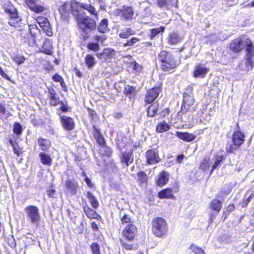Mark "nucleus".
Listing matches in <instances>:
<instances>
[{"label":"nucleus","mask_w":254,"mask_h":254,"mask_svg":"<svg viewBox=\"0 0 254 254\" xmlns=\"http://www.w3.org/2000/svg\"><path fill=\"white\" fill-rule=\"evenodd\" d=\"M245 48V54L243 61L238 65L240 71L249 72L253 70L254 67V43L249 37L243 40L241 37H238L231 40L228 43L227 49L231 54H241Z\"/></svg>","instance_id":"1"},{"label":"nucleus","mask_w":254,"mask_h":254,"mask_svg":"<svg viewBox=\"0 0 254 254\" xmlns=\"http://www.w3.org/2000/svg\"><path fill=\"white\" fill-rule=\"evenodd\" d=\"M137 234V228L133 224H127L123 229L122 232L123 239H120V244L123 249L131 251L137 249V245L131 243L135 239Z\"/></svg>","instance_id":"2"},{"label":"nucleus","mask_w":254,"mask_h":254,"mask_svg":"<svg viewBox=\"0 0 254 254\" xmlns=\"http://www.w3.org/2000/svg\"><path fill=\"white\" fill-rule=\"evenodd\" d=\"M157 58L160 63V68L164 72L171 73L174 71L180 64L174 56L166 50H161L158 53Z\"/></svg>","instance_id":"3"},{"label":"nucleus","mask_w":254,"mask_h":254,"mask_svg":"<svg viewBox=\"0 0 254 254\" xmlns=\"http://www.w3.org/2000/svg\"><path fill=\"white\" fill-rule=\"evenodd\" d=\"M78 1L71 0L65 1L58 8L60 18L61 20L68 23L71 15H77L79 13Z\"/></svg>","instance_id":"4"},{"label":"nucleus","mask_w":254,"mask_h":254,"mask_svg":"<svg viewBox=\"0 0 254 254\" xmlns=\"http://www.w3.org/2000/svg\"><path fill=\"white\" fill-rule=\"evenodd\" d=\"M151 232L157 238L166 237L169 233V226L165 219L161 217H154L151 221Z\"/></svg>","instance_id":"5"},{"label":"nucleus","mask_w":254,"mask_h":254,"mask_svg":"<svg viewBox=\"0 0 254 254\" xmlns=\"http://www.w3.org/2000/svg\"><path fill=\"white\" fill-rule=\"evenodd\" d=\"M246 139L245 134L241 131H235L231 137L232 143L227 142L226 144L225 150L227 153H235L236 150L239 149L244 144Z\"/></svg>","instance_id":"6"},{"label":"nucleus","mask_w":254,"mask_h":254,"mask_svg":"<svg viewBox=\"0 0 254 254\" xmlns=\"http://www.w3.org/2000/svg\"><path fill=\"white\" fill-rule=\"evenodd\" d=\"M75 20L78 29L83 32L86 30L93 31L96 27L95 20L88 15L78 13L75 16Z\"/></svg>","instance_id":"7"},{"label":"nucleus","mask_w":254,"mask_h":254,"mask_svg":"<svg viewBox=\"0 0 254 254\" xmlns=\"http://www.w3.org/2000/svg\"><path fill=\"white\" fill-rule=\"evenodd\" d=\"M48 98L50 100V104L52 106H57L60 105V110L61 111H67L68 106L66 101H60V99L56 91L52 87L48 88Z\"/></svg>","instance_id":"8"},{"label":"nucleus","mask_w":254,"mask_h":254,"mask_svg":"<svg viewBox=\"0 0 254 254\" xmlns=\"http://www.w3.org/2000/svg\"><path fill=\"white\" fill-rule=\"evenodd\" d=\"M186 90L189 91V94L187 92H184L183 93V100L180 111L194 110V99L191 96L192 94V92L193 90V87L191 85H189L187 87Z\"/></svg>","instance_id":"9"},{"label":"nucleus","mask_w":254,"mask_h":254,"mask_svg":"<svg viewBox=\"0 0 254 254\" xmlns=\"http://www.w3.org/2000/svg\"><path fill=\"white\" fill-rule=\"evenodd\" d=\"M162 84L160 83L158 86L148 89L144 97L145 104L147 105L150 103L155 101L158 98L159 94L162 92Z\"/></svg>","instance_id":"10"},{"label":"nucleus","mask_w":254,"mask_h":254,"mask_svg":"<svg viewBox=\"0 0 254 254\" xmlns=\"http://www.w3.org/2000/svg\"><path fill=\"white\" fill-rule=\"evenodd\" d=\"M116 16H121L122 19L129 21L134 16V10L131 6L123 5L122 8H117L114 10Z\"/></svg>","instance_id":"11"},{"label":"nucleus","mask_w":254,"mask_h":254,"mask_svg":"<svg viewBox=\"0 0 254 254\" xmlns=\"http://www.w3.org/2000/svg\"><path fill=\"white\" fill-rule=\"evenodd\" d=\"M27 217L32 224H38L40 221V215L38 207L36 206L29 205L24 209Z\"/></svg>","instance_id":"12"},{"label":"nucleus","mask_w":254,"mask_h":254,"mask_svg":"<svg viewBox=\"0 0 254 254\" xmlns=\"http://www.w3.org/2000/svg\"><path fill=\"white\" fill-rule=\"evenodd\" d=\"M145 157L146 165L158 163L161 160L158 148L147 150L145 153Z\"/></svg>","instance_id":"13"},{"label":"nucleus","mask_w":254,"mask_h":254,"mask_svg":"<svg viewBox=\"0 0 254 254\" xmlns=\"http://www.w3.org/2000/svg\"><path fill=\"white\" fill-rule=\"evenodd\" d=\"M179 190V186L178 185L174 186L172 188H166L161 190L158 192L157 197L161 199H175L176 196L174 192L178 193Z\"/></svg>","instance_id":"14"},{"label":"nucleus","mask_w":254,"mask_h":254,"mask_svg":"<svg viewBox=\"0 0 254 254\" xmlns=\"http://www.w3.org/2000/svg\"><path fill=\"white\" fill-rule=\"evenodd\" d=\"M170 174L165 170L160 172L155 180V184L157 186L162 187L167 184L169 180Z\"/></svg>","instance_id":"15"},{"label":"nucleus","mask_w":254,"mask_h":254,"mask_svg":"<svg viewBox=\"0 0 254 254\" xmlns=\"http://www.w3.org/2000/svg\"><path fill=\"white\" fill-rule=\"evenodd\" d=\"M60 120L63 127L66 131H71L75 128V123L73 119L65 116H61Z\"/></svg>","instance_id":"16"},{"label":"nucleus","mask_w":254,"mask_h":254,"mask_svg":"<svg viewBox=\"0 0 254 254\" xmlns=\"http://www.w3.org/2000/svg\"><path fill=\"white\" fill-rule=\"evenodd\" d=\"M209 68L203 66L200 63L196 64L192 72L193 77L194 78H204L209 71Z\"/></svg>","instance_id":"17"},{"label":"nucleus","mask_w":254,"mask_h":254,"mask_svg":"<svg viewBox=\"0 0 254 254\" xmlns=\"http://www.w3.org/2000/svg\"><path fill=\"white\" fill-rule=\"evenodd\" d=\"M24 2L31 10L35 13L42 12L45 9L37 0H25Z\"/></svg>","instance_id":"18"},{"label":"nucleus","mask_w":254,"mask_h":254,"mask_svg":"<svg viewBox=\"0 0 254 254\" xmlns=\"http://www.w3.org/2000/svg\"><path fill=\"white\" fill-rule=\"evenodd\" d=\"M83 211L86 216L90 219H97L101 220L102 217L96 211L94 210V209L91 208L89 207L85 202V204L83 207Z\"/></svg>","instance_id":"19"},{"label":"nucleus","mask_w":254,"mask_h":254,"mask_svg":"<svg viewBox=\"0 0 254 254\" xmlns=\"http://www.w3.org/2000/svg\"><path fill=\"white\" fill-rule=\"evenodd\" d=\"M215 160L212 166L210 174H211L219 164L223 162L226 158V154L222 150L218 151L215 155Z\"/></svg>","instance_id":"20"},{"label":"nucleus","mask_w":254,"mask_h":254,"mask_svg":"<svg viewBox=\"0 0 254 254\" xmlns=\"http://www.w3.org/2000/svg\"><path fill=\"white\" fill-rule=\"evenodd\" d=\"M115 54V51L112 48H105L101 52L96 53V56L99 59H109L113 57Z\"/></svg>","instance_id":"21"},{"label":"nucleus","mask_w":254,"mask_h":254,"mask_svg":"<svg viewBox=\"0 0 254 254\" xmlns=\"http://www.w3.org/2000/svg\"><path fill=\"white\" fill-rule=\"evenodd\" d=\"M134 160L133 156V150L129 152H123L121 156V162L125 163L126 166H128Z\"/></svg>","instance_id":"22"},{"label":"nucleus","mask_w":254,"mask_h":254,"mask_svg":"<svg viewBox=\"0 0 254 254\" xmlns=\"http://www.w3.org/2000/svg\"><path fill=\"white\" fill-rule=\"evenodd\" d=\"M2 8L8 18L18 12L17 9L10 2L3 4Z\"/></svg>","instance_id":"23"},{"label":"nucleus","mask_w":254,"mask_h":254,"mask_svg":"<svg viewBox=\"0 0 254 254\" xmlns=\"http://www.w3.org/2000/svg\"><path fill=\"white\" fill-rule=\"evenodd\" d=\"M53 48L51 41L46 39L43 43L40 52L48 55H53Z\"/></svg>","instance_id":"24"},{"label":"nucleus","mask_w":254,"mask_h":254,"mask_svg":"<svg viewBox=\"0 0 254 254\" xmlns=\"http://www.w3.org/2000/svg\"><path fill=\"white\" fill-rule=\"evenodd\" d=\"M21 21L22 18L18 12L8 18V24L14 28L20 27Z\"/></svg>","instance_id":"25"},{"label":"nucleus","mask_w":254,"mask_h":254,"mask_svg":"<svg viewBox=\"0 0 254 254\" xmlns=\"http://www.w3.org/2000/svg\"><path fill=\"white\" fill-rule=\"evenodd\" d=\"M93 136L94 138L95 139L97 143L100 146L105 145L106 141L100 132V130L97 128L95 126H93Z\"/></svg>","instance_id":"26"},{"label":"nucleus","mask_w":254,"mask_h":254,"mask_svg":"<svg viewBox=\"0 0 254 254\" xmlns=\"http://www.w3.org/2000/svg\"><path fill=\"white\" fill-rule=\"evenodd\" d=\"M168 42L171 45H176L182 41L183 38L175 32H170L168 36Z\"/></svg>","instance_id":"27"},{"label":"nucleus","mask_w":254,"mask_h":254,"mask_svg":"<svg viewBox=\"0 0 254 254\" xmlns=\"http://www.w3.org/2000/svg\"><path fill=\"white\" fill-rule=\"evenodd\" d=\"M65 186L66 189L72 194L76 193L78 188V183L75 181L67 180L65 182Z\"/></svg>","instance_id":"28"},{"label":"nucleus","mask_w":254,"mask_h":254,"mask_svg":"<svg viewBox=\"0 0 254 254\" xmlns=\"http://www.w3.org/2000/svg\"><path fill=\"white\" fill-rule=\"evenodd\" d=\"M78 10L80 8L87 10L91 14L94 15L96 19L98 18V14L95 8L90 4L80 3L78 2Z\"/></svg>","instance_id":"29"},{"label":"nucleus","mask_w":254,"mask_h":254,"mask_svg":"<svg viewBox=\"0 0 254 254\" xmlns=\"http://www.w3.org/2000/svg\"><path fill=\"white\" fill-rule=\"evenodd\" d=\"M176 135L180 139L184 140V141L190 142L193 141L195 138V135L193 133L188 132H179L177 131Z\"/></svg>","instance_id":"30"},{"label":"nucleus","mask_w":254,"mask_h":254,"mask_svg":"<svg viewBox=\"0 0 254 254\" xmlns=\"http://www.w3.org/2000/svg\"><path fill=\"white\" fill-rule=\"evenodd\" d=\"M222 208V202L218 199H213L209 203V208L217 214L221 211Z\"/></svg>","instance_id":"31"},{"label":"nucleus","mask_w":254,"mask_h":254,"mask_svg":"<svg viewBox=\"0 0 254 254\" xmlns=\"http://www.w3.org/2000/svg\"><path fill=\"white\" fill-rule=\"evenodd\" d=\"M37 141L41 150L44 151H48L51 146V141L48 139L40 137L38 138Z\"/></svg>","instance_id":"32"},{"label":"nucleus","mask_w":254,"mask_h":254,"mask_svg":"<svg viewBox=\"0 0 254 254\" xmlns=\"http://www.w3.org/2000/svg\"><path fill=\"white\" fill-rule=\"evenodd\" d=\"M52 80L55 82H59L64 92H67L68 90L67 86L63 78L59 74L55 73L52 77Z\"/></svg>","instance_id":"33"},{"label":"nucleus","mask_w":254,"mask_h":254,"mask_svg":"<svg viewBox=\"0 0 254 254\" xmlns=\"http://www.w3.org/2000/svg\"><path fill=\"white\" fill-rule=\"evenodd\" d=\"M39 156L42 164L47 166H50L52 165V158L49 155L45 152H41L39 153Z\"/></svg>","instance_id":"34"},{"label":"nucleus","mask_w":254,"mask_h":254,"mask_svg":"<svg viewBox=\"0 0 254 254\" xmlns=\"http://www.w3.org/2000/svg\"><path fill=\"white\" fill-rule=\"evenodd\" d=\"M86 197L93 209H96L99 207V203L98 200L91 191H88L87 192Z\"/></svg>","instance_id":"35"},{"label":"nucleus","mask_w":254,"mask_h":254,"mask_svg":"<svg viewBox=\"0 0 254 254\" xmlns=\"http://www.w3.org/2000/svg\"><path fill=\"white\" fill-rule=\"evenodd\" d=\"M171 128L170 126L166 121L158 123L156 126V131L158 133H163L169 130Z\"/></svg>","instance_id":"36"},{"label":"nucleus","mask_w":254,"mask_h":254,"mask_svg":"<svg viewBox=\"0 0 254 254\" xmlns=\"http://www.w3.org/2000/svg\"><path fill=\"white\" fill-rule=\"evenodd\" d=\"M165 30V27L163 26H161L158 28L150 29L149 30V34H148V37L150 40H153L160 33L164 32Z\"/></svg>","instance_id":"37"},{"label":"nucleus","mask_w":254,"mask_h":254,"mask_svg":"<svg viewBox=\"0 0 254 254\" xmlns=\"http://www.w3.org/2000/svg\"><path fill=\"white\" fill-rule=\"evenodd\" d=\"M137 181L141 186L146 185L148 182V177L147 174L143 171H139L137 174Z\"/></svg>","instance_id":"38"},{"label":"nucleus","mask_w":254,"mask_h":254,"mask_svg":"<svg viewBox=\"0 0 254 254\" xmlns=\"http://www.w3.org/2000/svg\"><path fill=\"white\" fill-rule=\"evenodd\" d=\"M97 29L101 33H105L108 31L109 30L108 19L106 18L102 19L97 27Z\"/></svg>","instance_id":"39"},{"label":"nucleus","mask_w":254,"mask_h":254,"mask_svg":"<svg viewBox=\"0 0 254 254\" xmlns=\"http://www.w3.org/2000/svg\"><path fill=\"white\" fill-rule=\"evenodd\" d=\"M85 63L89 68H92L96 64L94 57L91 54H87L84 57Z\"/></svg>","instance_id":"40"},{"label":"nucleus","mask_w":254,"mask_h":254,"mask_svg":"<svg viewBox=\"0 0 254 254\" xmlns=\"http://www.w3.org/2000/svg\"><path fill=\"white\" fill-rule=\"evenodd\" d=\"M134 33V31L130 27H128L125 30H122L119 34V36L122 39H127L130 35H133Z\"/></svg>","instance_id":"41"},{"label":"nucleus","mask_w":254,"mask_h":254,"mask_svg":"<svg viewBox=\"0 0 254 254\" xmlns=\"http://www.w3.org/2000/svg\"><path fill=\"white\" fill-rule=\"evenodd\" d=\"M209 157L205 156L200 161L199 168L203 171H206L209 168Z\"/></svg>","instance_id":"42"},{"label":"nucleus","mask_w":254,"mask_h":254,"mask_svg":"<svg viewBox=\"0 0 254 254\" xmlns=\"http://www.w3.org/2000/svg\"><path fill=\"white\" fill-rule=\"evenodd\" d=\"M11 59L16 64L20 65L25 62L26 58L22 55L17 54L12 57Z\"/></svg>","instance_id":"43"},{"label":"nucleus","mask_w":254,"mask_h":254,"mask_svg":"<svg viewBox=\"0 0 254 254\" xmlns=\"http://www.w3.org/2000/svg\"><path fill=\"white\" fill-rule=\"evenodd\" d=\"M189 249L194 254H205L204 251L194 244L190 245Z\"/></svg>","instance_id":"44"},{"label":"nucleus","mask_w":254,"mask_h":254,"mask_svg":"<svg viewBox=\"0 0 254 254\" xmlns=\"http://www.w3.org/2000/svg\"><path fill=\"white\" fill-rule=\"evenodd\" d=\"M40 27L47 36H52L53 35V32L49 21L46 24L41 25Z\"/></svg>","instance_id":"45"},{"label":"nucleus","mask_w":254,"mask_h":254,"mask_svg":"<svg viewBox=\"0 0 254 254\" xmlns=\"http://www.w3.org/2000/svg\"><path fill=\"white\" fill-rule=\"evenodd\" d=\"M91 254H101L100 246L97 242H92L90 245Z\"/></svg>","instance_id":"46"},{"label":"nucleus","mask_w":254,"mask_h":254,"mask_svg":"<svg viewBox=\"0 0 254 254\" xmlns=\"http://www.w3.org/2000/svg\"><path fill=\"white\" fill-rule=\"evenodd\" d=\"M13 132L17 136L20 135L23 132L21 125L18 122H14L13 125Z\"/></svg>","instance_id":"47"},{"label":"nucleus","mask_w":254,"mask_h":254,"mask_svg":"<svg viewBox=\"0 0 254 254\" xmlns=\"http://www.w3.org/2000/svg\"><path fill=\"white\" fill-rule=\"evenodd\" d=\"M123 92L125 95L134 96L136 93V90L135 87L129 85H126L124 89Z\"/></svg>","instance_id":"48"},{"label":"nucleus","mask_w":254,"mask_h":254,"mask_svg":"<svg viewBox=\"0 0 254 254\" xmlns=\"http://www.w3.org/2000/svg\"><path fill=\"white\" fill-rule=\"evenodd\" d=\"M235 209V205L234 204H230L227 206L225 211L223 213L222 217L224 218V220H225L229 214Z\"/></svg>","instance_id":"49"},{"label":"nucleus","mask_w":254,"mask_h":254,"mask_svg":"<svg viewBox=\"0 0 254 254\" xmlns=\"http://www.w3.org/2000/svg\"><path fill=\"white\" fill-rule=\"evenodd\" d=\"M172 2V0H156V4L160 8H168L169 6L171 5Z\"/></svg>","instance_id":"50"},{"label":"nucleus","mask_w":254,"mask_h":254,"mask_svg":"<svg viewBox=\"0 0 254 254\" xmlns=\"http://www.w3.org/2000/svg\"><path fill=\"white\" fill-rule=\"evenodd\" d=\"M121 221L122 224H133L132 218L129 214H125L121 217Z\"/></svg>","instance_id":"51"},{"label":"nucleus","mask_w":254,"mask_h":254,"mask_svg":"<svg viewBox=\"0 0 254 254\" xmlns=\"http://www.w3.org/2000/svg\"><path fill=\"white\" fill-rule=\"evenodd\" d=\"M86 47L89 50L95 52H97L100 49L99 44L94 42H90L88 43Z\"/></svg>","instance_id":"52"},{"label":"nucleus","mask_w":254,"mask_h":254,"mask_svg":"<svg viewBox=\"0 0 254 254\" xmlns=\"http://www.w3.org/2000/svg\"><path fill=\"white\" fill-rule=\"evenodd\" d=\"M24 42L30 46H33L36 43L35 36L30 34L24 37Z\"/></svg>","instance_id":"53"},{"label":"nucleus","mask_w":254,"mask_h":254,"mask_svg":"<svg viewBox=\"0 0 254 254\" xmlns=\"http://www.w3.org/2000/svg\"><path fill=\"white\" fill-rule=\"evenodd\" d=\"M103 148L102 156H106L107 157H110L112 156L113 151L112 149L107 145L106 143L105 145H102L101 146Z\"/></svg>","instance_id":"54"},{"label":"nucleus","mask_w":254,"mask_h":254,"mask_svg":"<svg viewBox=\"0 0 254 254\" xmlns=\"http://www.w3.org/2000/svg\"><path fill=\"white\" fill-rule=\"evenodd\" d=\"M139 41V39L138 38L132 37L129 39L127 40V41L123 44L124 47H129L133 46L136 43Z\"/></svg>","instance_id":"55"},{"label":"nucleus","mask_w":254,"mask_h":254,"mask_svg":"<svg viewBox=\"0 0 254 254\" xmlns=\"http://www.w3.org/2000/svg\"><path fill=\"white\" fill-rule=\"evenodd\" d=\"M12 147L14 153L17 156H20L23 152L22 148L19 146L17 142H16Z\"/></svg>","instance_id":"56"},{"label":"nucleus","mask_w":254,"mask_h":254,"mask_svg":"<svg viewBox=\"0 0 254 254\" xmlns=\"http://www.w3.org/2000/svg\"><path fill=\"white\" fill-rule=\"evenodd\" d=\"M106 39V37L105 35H99L96 34L94 35L93 37V40L94 41V42L99 44V42L103 43Z\"/></svg>","instance_id":"57"},{"label":"nucleus","mask_w":254,"mask_h":254,"mask_svg":"<svg viewBox=\"0 0 254 254\" xmlns=\"http://www.w3.org/2000/svg\"><path fill=\"white\" fill-rule=\"evenodd\" d=\"M148 104H149V105L147 108V111H157L159 107V104L157 102L154 101Z\"/></svg>","instance_id":"58"},{"label":"nucleus","mask_w":254,"mask_h":254,"mask_svg":"<svg viewBox=\"0 0 254 254\" xmlns=\"http://www.w3.org/2000/svg\"><path fill=\"white\" fill-rule=\"evenodd\" d=\"M36 20L37 22L39 24L40 26H41V25H43L45 24H46V23L49 22L48 18L43 16H38L36 18Z\"/></svg>","instance_id":"59"},{"label":"nucleus","mask_w":254,"mask_h":254,"mask_svg":"<svg viewBox=\"0 0 254 254\" xmlns=\"http://www.w3.org/2000/svg\"><path fill=\"white\" fill-rule=\"evenodd\" d=\"M254 197V193H252L247 198H244L242 201V207H246L248 205V204L251 200Z\"/></svg>","instance_id":"60"},{"label":"nucleus","mask_w":254,"mask_h":254,"mask_svg":"<svg viewBox=\"0 0 254 254\" xmlns=\"http://www.w3.org/2000/svg\"><path fill=\"white\" fill-rule=\"evenodd\" d=\"M7 244L12 249H15L16 248V241L13 237L7 239Z\"/></svg>","instance_id":"61"},{"label":"nucleus","mask_w":254,"mask_h":254,"mask_svg":"<svg viewBox=\"0 0 254 254\" xmlns=\"http://www.w3.org/2000/svg\"><path fill=\"white\" fill-rule=\"evenodd\" d=\"M0 76L4 79H6L8 81H9L11 82H13L10 77L6 74L3 71L2 68L0 66Z\"/></svg>","instance_id":"62"},{"label":"nucleus","mask_w":254,"mask_h":254,"mask_svg":"<svg viewBox=\"0 0 254 254\" xmlns=\"http://www.w3.org/2000/svg\"><path fill=\"white\" fill-rule=\"evenodd\" d=\"M56 190L54 189H51L47 191V194L49 197L55 198Z\"/></svg>","instance_id":"63"},{"label":"nucleus","mask_w":254,"mask_h":254,"mask_svg":"<svg viewBox=\"0 0 254 254\" xmlns=\"http://www.w3.org/2000/svg\"><path fill=\"white\" fill-rule=\"evenodd\" d=\"M84 181L86 182L87 185L90 188H92L94 187V184L92 183L91 179L88 177H86L84 178Z\"/></svg>","instance_id":"64"}]
</instances>
